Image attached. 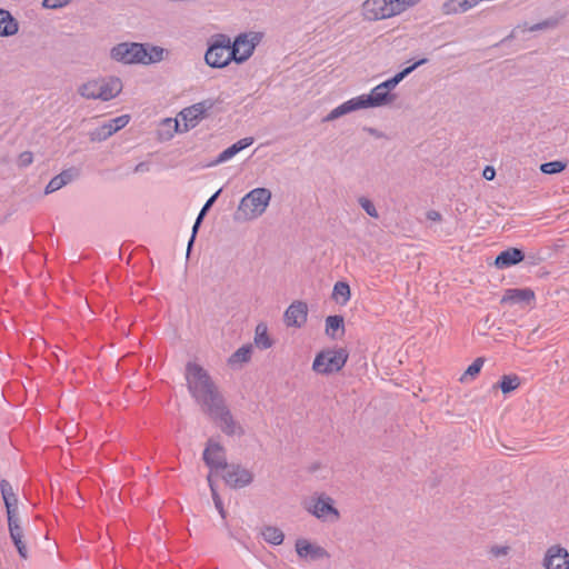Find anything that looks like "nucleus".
I'll list each match as a JSON object with an SVG mask.
<instances>
[{
	"mask_svg": "<svg viewBox=\"0 0 569 569\" xmlns=\"http://www.w3.org/2000/svg\"><path fill=\"white\" fill-rule=\"evenodd\" d=\"M186 370L188 389L203 411L223 399L208 372L200 365L189 362Z\"/></svg>",
	"mask_w": 569,
	"mask_h": 569,
	"instance_id": "nucleus-1",
	"label": "nucleus"
},
{
	"mask_svg": "<svg viewBox=\"0 0 569 569\" xmlns=\"http://www.w3.org/2000/svg\"><path fill=\"white\" fill-rule=\"evenodd\" d=\"M271 191L267 188H254L241 200L234 213L236 221H249L262 216L271 200Z\"/></svg>",
	"mask_w": 569,
	"mask_h": 569,
	"instance_id": "nucleus-2",
	"label": "nucleus"
},
{
	"mask_svg": "<svg viewBox=\"0 0 569 569\" xmlns=\"http://www.w3.org/2000/svg\"><path fill=\"white\" fill-rule=\"evenodd\" d=\"M231 38L226 33H214L207 41L204 62L210 68L222 69L234 62Z\"/></svg>",
	"mask_w": 569,
	"mask_h": 569,
	"instance_id": "nucleus-3",
	"label": "nucleus"
},
{
	"mask_svg": "<svg viewBox=\"0 0 569 569\" xmlns=\"http://www.w3.org/2000/svg\"><path fill=\"white\" fill-rule=\"evenodd\" d=\"M122 91V82L117 77L90 80L78 88V93L86 99L109 101Z\"/></svg>",
	"mask_w": 569,
	"mask_h": 569,
	"instance_id": "nucleus-4",
	"label": "nucleus"
},
{
	"mask_svg": "<svg viewBox=\"0 0 569 569\" xmlns=\"http://www.w3.org/2000/svg\"><path fill=\"white\" fill-rule=\"evenodd\" d=\"M210 419L220 428V430L227 436H242L244 429L241 425L234 420L231 411L227 407L224 399L208 407L206 411Z\"/></svg>",
	"mask_w": 569,
	"mask_h": 569,
	"instance_id": "nucleus-5",
	"label": "nucleus"
},
{
	"mask_svg": "<svg viewBox=\"0 0 569 569\" xmlns=\"http://www.w3.org/2000/svg\"><path fill=\"white\" fill-rule=\"evenodd\" d=\"M348 360V352L343 348L320 351L312 363L317 373L331 375L340 371Z\"/></svg>",
	"mask_w": 569,
	"mask_h": 569,
	"instance_id": "nucleus-6",
	"label": "nucleus"
},
{
	"mask_svg": "<svg viewBox=\"0 0 569 569\" xmlns=\"http://www.w3.org/2000/svg\"><path fill=\"white\" fill-rule=\"evenodd\" d=\"M262 40L261 32H243L239 33L232 44V54H236L234 62L241 64L246 62L254 52L256 47Z\"/></svg>",
	"mask_w": 569,
	"mask_h": 569,
	"instance_id": "nucleus-7",
	"label": "nucleus"
},
{
	"mask_svg": "<svg viewBox=\"0 0 569 569\" xmlns=\"http://www.w3.org/2000/svg\"><path fill=\"white\" fill-rule=\"evenodd\" d=\"M110 57L112 60L124 64H142L146 57V46L139 42H121L110 50Z\"/></svg>",
	"mask_w": 569,
	"mask_h": 569,
	"instance_id": "nucleus-8",
	"label": "nucleus"
},
{
	"mask_svg": "<svg viewBox=\"0 0 569 569\" xmlns=\"http://www.w3.org/2000/svg\"><path fill=\"white\" fill-rule=\"evenodd\" d=\"M303 507L309 513L322 521L328 520L329 517H332V520H338L340 517L338 509L333 507L332 498L323 493L317 498H311L303 503Z\"/></svg>",
	"mask_w": 569,
	"mask_h": 569,
	"instance_id": "nucleus-9",
	"label": "nucleus"
},
{
	"mask_svg": "<svg viewBox=\"0 0 569 569\" xmlns=\"http://www.w3.org/2000/svg\"><path fill=\"white\" fill-rule=\"evenodd\" d=\"M202 459L211 471H217L220 469L224 470L229 466L227 462L224 448L212 439L208 440L203 450Z\"/></svg>",
	"mask_w": 569,
	"mask_h": 569,
	"instance_id": "nucleus-10",
	"label": "nucleus"
},
{
	"mask_svg": "<svg viewBox=\"0 0 569 569\" xmlns=\"http://www.w3.org/2000/svg\"><path fill=\"white\" fill-rule=\"evenodd\" d=\"M222 478L233 489L244 488L253 481V475L248 469L234 463L224 469Z\"/></svg>",
	"mask_w": 569,
	"mask_h": 569,
	"instance_id": "nucleus-11",
	"label": "nucleus"
},
{
	"mask_svg": "<svg viewBox=\"0 0 569 569\" xmlns=\"http://www.w3.org/2000/svg\"><path fill=\"white\" fill-rule=\"evenodd\" d=\"M546 569H569V551L560 545H553L546 551L543 558Z\"/></svg>",
	"mask_w": 569,
	"mask_h": 569,
	"instance_id": "nucleus-12",
	"label": "nucleus"
},
{
	"mask_svg": "<svg viewBox=\"0 0 569 569\" xmlns=\"http://www.w3.org/2000/svg\"><path fill=\"white\" fill-rule=\"evenodd\" d=\"M308 306L303 301H293L284 311V322L288 327L301 328L307 322Z\"/></svg>",
	"mask_w": 569,
	"mask_h": 569,
	"instance_id": "nucleus-13",
	"label": "nucleus"
},
{
	"mask_svg": "<svg viewBox=\"0 0 569 569\" xmlns=\"http://www.w3.org/2000/svg\"><path fill=\"white\" fill-rule=\"evenodd\" d=\"M8 531L10 539L18 551L19 557L23 560H27L29 558V550L26 541L23 540V528L20 525L19 518L8 521Z\"/></svg>",
	"mask_w": 569,
	"mask_h": 569,
	"instance_id": "nucleus-14",
	"label": "nucleus"
},
{
	"mask_svg": "<svg viewBox=\"0 0 569 569\" xmlns=\"http://www.w3.org/2000/svg\"><path fill=\"white\" fill-rule=\"evenodd\" d=\"M0 491L7 510V520L18 519V497L13 492L11 483L2 479L0 481Z\"/></svg>",
	"mask_w": 569,
	"mask_h": 569,
	"instance_id": "nucleus-15",
	"label": "nucleus"
},
{
	"mask_svg": "<svg viewBox=\"0 0 569 569\" xmlns=\"http://www.w3.org/2000/svg\"><path fill=\"white\" fill-rule=\"evenodd\" d=\"M386 0H366L362 4V14L369 21H377L389 18Z\"/></svg>",
	"mask_w": 569,
	"mask_h": 569,
	"instance_id": "nucleus-16",
	"label": "nucleus"
},
{
	"mask_svg": "<svg viewBox=\"0 0 569 569\" xmlns=\"http://www.w3.org/2000/svg\"><path fill=\"white\" fill-rule=\"evenodd\" d=\"M296 551L303 559L318 560L328 557L325 548L313 545L303 538L296 541Z\"/></svg>",
	"mask_w": 569,
	"mask_h": 569,
	"instance_id": "nucleus-17",
	"label": "nucleus"
},
{
	"mask_svg": "<svg viewBox=\"0 0 569 569\" xmlns=\"http://www.w3.org/2000/svg\"><path fill=\"white\" fill-rule=\"evenodd\" d=\"M536 299V295L530 288L507 289L500 300L501 305L530 303Z\"/></svg>",
	"mask_w": 569,
	"mask_h": 569,
	"instance_id": "nucleus-18",
	"label": "nucleus"
},
{
	"mask_svg": "<svg viewBox=\"0 0 569 569\" xmlns=\"http://www.w3.org/2000/svg\"><path fill=\"white\" fill-rule=\"evenodd\" d=\"M366 108H378L391 103L396 99V94L380 89L379 84L376 86L370 94H361Z\"/></svg>",
	"mask_w": 569,
	"mask_h": 569,
	"instance_id": "nucleus-19",
	"label": "nucleus"
},
{
	"mask_svg": "<svg viewBox=\"0 0 569 569\" xmlns=\"http://www.w3.org/2000/svg\"><path fill=\"white\" fill-rule=\"evenodd\" d=\"M253 143L252 137H246L240 140H238L236 143L228 147L226 150H223L219 156L212 160L208 167L218 166L220 163L227 162L230 159H232L237 153L242 151L243 149L250 147Z\"/></svg>",
	"mask_w": 569,
	"mask_h": 569,
	"instance_id": "nucleus-20",
	"label": "nucleus"
},
{
	"mask_svg": "<svg viewBox=\"0 0 569 569\" xmlns=\"http://www.w3.org/2000/svg\"><path fill=\"white\" fill-rule=\"evenodd\" d=\"M525 259V253L518 248H508L501 251L495 260V266L498 269H506L521 262Z\"/></svg>",
	"mask_w": 569,
	"mask_h": 569,
	"instance_id": "nucleus-21",
	"label": "nucleus"
},
{
	"mask_svg": "<svg viewBox=\"0 0 569 569\" xmlns=\"http://www.w3.org/2000/svg\"><path fill=\"white\" fill-rule=\"evenodd\" d=\"M206 111L207 108L204 106V102H199L192 104L191 107L184 108L180 112L181 118L186 121L184 130L194 128L198 124L199 120L203 118Z\"/></svg>",
	"mask_w": 569,
	"mask_h": 569,
	"instance_id": "nucleus-22",
	"label": "nucleus"
},
{
	"mask_svg": "<svg viewBox=\"0 0 569 569\" xmlns=\"http://www.w3.org/2000/svg\"><path fill=\"white\" fill-rule=\"evenodd\" d=\"M480 0H447L441 6V12L446 16H453L467 12L478 4Z\"/></svg>",
	"mask_w": 569,
	"mask_h": 569,
	"instance_id": "nucleus-23",
	"label": "nucleus"
},
{
	"mask_svg": "<svg viewBox=\"0 0 569 569\" xmlns=\"http://www.w3.org/2000/svg\"><path fill=\"white\" fill-rule=\"evenodd\" d=\"M428 62L427 58H422L416 61L413 64L405 68L400 72L396 73L393 77L387 79L386 81L379 83L380 89L387 90L390 92L393 88L398 86L408 74H410L415 69Z\"/></svg>",
	"mask_w": 569,
	"mask_h": 569,
	"instance_id": "nucleus-24",
	"label": "nucleus"
},
{
	"mask_svg": "<svg viewBox=\"0 0 569 569\" xmlns=\"http://www.w3.org/2000/svg\"><path fill=\"white\" fill-rule=\"evenodd\" d=\"M77 174L78 171L74 168L63 170L61 173L54 176L49 181L44 189V192L48 194L61 189L62 187L71 182L77 177Z\"/></svg>",
	"mask_w": 569,
	"mask_h": 569,
	"instance_id": "nucleus-25",
	"label": "nucleus"
},
{
	"mask_svg": "<svg viewBox=\"0 0 569 569\" xmlns=\"http://www.w3.org/2000/svg\"><path fill=\"white\" fill-rule=\"evenodd\" d=\"M19 23L10 11L0 8V37H11L18 33Z\"/></svg>",
	"mask_w": 569,
	"mask_h": 569,
	"instance_id": "nucleus-26",
	"label": "nucleus"
},
{
	"mask_svg": "<svg viewBox=\"0 0 569 569\" xmlns=\"http://www.w3.org/2000/svg\"><path fill=\"white\" fill-rule=\"evenodd\" d=\"M345 332V322L342 316H328L326 319V333L331 339H337Z\"/></svg>",
	"mask_w": 569,
	"mask_h": 569,
	"instance_id": "nucleus-27",
	"label": "nucleus"
},
{
	"mask_svg": "<svg viewBox=\"0 0 569 569\" xmlns=\"http://www.w3.org/2000/svg\"><path fill=\"white\" fill-rule=\"evenodd\" d=\"M146 46V57L143 59L142 64H152L158 63L164 60V56L168 54V51L159 46H153L150 43H144Z\"/></svg>",
	"mask_w": 569,
	"mask_h": 569,
	"instance_id": "nucleus-28",
	"label": "nucleus"
},
{
	"mask_svg": "<svg viewBox=\"0 0 569 569\" xmlns=\"http://www.w3.org/2000/svg\"><path fill=\"white\" fill-rule=\"evenodd\" d=\"M254 343L261 350H266L272 347V339L269 337L268 327L263 322L258 323L256 327Z\"/></svg>",
	"mask_w": 569,
	"mask_h": 569,
	"instance_id": "nucleus-29",
	"label": "nucleus"
},
{
	"mask_svg": "<svg viewBox=\"0 0 569 569\" xmlns=\"http://www.w3.org/2000/svg\"><path fill=\"white\" fill-rule=\"evenodd\" d=\"M261 535L266 542L273 545V546H279L284 540L283 531L280 528L274 527V526H266L262 529Z\"/></svg>",
	"mask_w": 569,
	"mask_h": 569,
	"instance_id": "nucleus-30",
	"label": "nucleus"
},
{
	"mask_svg": "<svg viewBox=\"0 0 569 569\" xmlns=\"http://www.w3.org/2000/svg\"><path fill=\"white\" fill-rule=\"evenodd\" d=\"M521 383L520 378L517 375H503L500 381L493 386V388H500L502 393L507 395L519 388Z\"/></svg>",
	"mask_w": 569,
	"mask_h": 569,
	"instance_id": "nucleus-31",
	"label": "nucleus"
},
{
	"mask_svg": "<svg viewBox=\"0 0 569 569\" xmlns=\"http://www.w3.org/2000/svg\"><path fill=\"white\" fill-rule=\"evenodd\" d=\"M332 298L337 303L345 306L350 299V287L347 282L338 281L333 286Z\"/></svg>",
	"mask_w": 569,
	"mask_h": 569,
	"instance_id": "nucleus-32",
	"label": "nucleus"
},
{
	"mask_svg": "<svg viewBox=\"0 0 569 569\" xmlns=\"http://www.w3.org/2000/svg\"><path fill=\"white\" fill-rule=\"evenodd\" d=\"M251 353H252V346L244 345L230 356L228 362L231 366L248 362L251 359Z\"/></svg>",
	"mask_w": 569,
	"mask_h": 569,
	"instance_id": "nucleus-33",
	"label": "nucleus"
},
{
	"mask_svg": "<svg viewBox=\"0 0 569 569\" xmlns=\"http://www.w3.org/2000/svg\"><path fill=\"white\" fill-rule=\"evenodd\" d=\"M485 363V358L479 357L473 360V362L467 368L465 373L461 376L460 381L461 382H468L469 380L475 379L477 375H479L482 366Z\"/></svg>",
	"mask_w": 569,
	"mask_h": 569,
	"instance_id": "nucleus-34",
	"label": "nucleus"
},
{
	"mask_svg": "<svg viewBox=\"0 0 569 569\" xmlns=\"http://www.w3.org/2000/svg\"><path fill=\"white\" fill-rule=\"evenodd\" d=\"M567 167V162L555 160L545 162L540 166V171L545 174H556L562 172Z\"/></svg>",
	"mask_w": 569,
	"mask_h": 569,
	"instance_id": "nucleus-35",
	"label": "nucleus"
},
{
	"mask_svg": "<svg viewBox=\"0 0 569 569\" xmlns=\"http://www.w3.org/2000/svg\"><path fill=\"white\" fill-rule=\"evenodd\" d=\"M341 104L343 106V109L346 110L347 113H350V112L359 110V109H367L365 106L362 96L352 98Z\"/></svg>",
	"mask_w": 569,
	"mask_h": 569,
	"instance_id": "nucleus-36",
	"label": "nucleus"
},
{
	"mask_svg": "<svg viewBox=\"0 0 569 569\" xmlns=\"http://www.w3.org/2000/svg\"><path fill=\"white\" fill-rule=\"evenodd\" d=\"M386 2L388 8L387 12L392 11L389 13V18L401 13L407 7L403 0H386Z\"/></svg>",
	"mask_w": 569,
	"mask_h": 569,
	"instance_id": "nucleus-37",
	"label": "nucleus"
},
{
	"mask_svg": "<svg viewBox=\"0 0 569 569\" xmlns=\"http://www.w3.org/2000/svg\"><path fill=\"white\" fill-rule=\"evenodd\" d=\"M130 120L128 114L116 117L107 122L109 129H113V133L124 128Z\"/></svg>",
	"mask_w": 569,
	"mask_h": 569,
	"instance_id": "nucleus-38",
	"label": "nucleus"
},
{
	"mask_svg": "<svg viewBox=\"0 0 569 569\" xmlns=\"http://www.w3.org/2000/svg\"><path fill=\"white\" fill-rule=\"evenodd\" d=\"M358 203L366 211V213L368 216H370L371 218H378L379 217L378 211H377L373 202L370 199H368L366 197H360L358 199Z\"/></svg>",
	"mask_w": 569,
	"mask_h": 569,
	"instance_id": "nucleus-39",
	"label": "nucleus"
},
{
	"mask_svg": "<svg viewBox=\"0 0 569 569\" xmlns=\"http://www.w3.org/2000/svg\"><path fill=\"white\" fill-rule=\"evenodd\" d=\"M112 134H113V129H109L108 124L103 123L101 127L96 129L94 132H92L91 139L102 141V140L108 139Z\"/></svg>",
	"mask_w": 569,
	"mask_h": 569,
	"instance_id": "nucleus-40",
	"label": "nucleus"
},
{
	"mask_svg": "<svg viewBox=\"0 0 569 569\" xmlns=\"http://www.w3.org/2000/svg\"><path fill=\"white\" fill-rule=\"evenodd\" d=\"M557 24H558L557 19H547V20H543L541 22L530 26L528 28V31L533 32V31L550 29V28H555Z\"/></svg>",
	"mask_w": 569,
	"mask_h": 569,
	"instance_id": "nucleus-41",
	"label": "nucleus"
},
{
	"mask_svg": "<svg viewBox=\"0 0 569 569\" xmlns=\"http://www.w3.org/2000/svg\"><path fill=\"white\" fill-rule=\"evenodd\" d=\"M203 218H201L200 216L197 217L194 223H193V227H192V233H191V237L188 241V248H187V254L189 256L190 251H191V248L193 246V242L196 240V236H197V232L199 230V227L202 222Z\"/></svg>",
	"mask_w": 569,
	"mask_h": 569,
	"instance_id": "nucleus-42",
	"label": "nucleus"
},
{
	"mask_svg": "<svg viewBox=\"0 0 569 569\" xmlns=\"http://www.w3.org/2000/svg\"><path fill=\"white\" fill-rule=\"evenodd\" d=\"M221 192V189H219L218 191H216L207 201L206 203L203 204V207L201 208L200 212L198 213V216H200L201 218H204V216L207 214L208 210L213 206V203L216 202V200L218 199L219 194Z\"/></svg>",
	"mask_w": 569,
	"mask_h": 569,
	"instance_id": "nucleus-43",
	"label": "nucleus"
},
{
	"mask_svg": "<svg viewBox=\"0 0 569 569\" xmlns=\"http://www.w3.org/2000/svg\"><path fill=\"white\" fill-rule=\"evenodd\" d=\"M72 0H43L42 7L47 9H59L69 4Z\"/></svg>",
	"mask_w": 569,
	"mask_h": 569,
	"instance_id": "nucleus-44",
	"label": "nucleus"
},
{
	"mask_svg": "<svg viewBox=\"0 0 569 569\" xmlns=\"http://www.w3.org/2000/svg\"><path fill=\"white\" fill-rule=\"evenodd\" d=\"M347 114L346 110L343 109V106L340 104L338 107H336L335 109H332L328 114L327 117L323 119L325 121H332V120H336L342 116Z\"/></svg>",
	"mask_w": 569,
	"mask_h": 569,
	"instance_id": "nucleus-45",
	"label": "nucleus"
},
{
	"mask_svg": "<svg viewBox=\"0 0 569 569\" xmlns=\"http://www.w3.org/2000/svg\"><path fill=\"white\" fill-rule=\"evenodd\" d=\"M32 161H33V156H32V152H30V151H24L19 156V164L21 167H28L29 164L32 163Z\"/></svg>",
	"mask_w": 569,
	"mask_h": 569,
	"instance_id": "nucleus-46",
	"label": "nucleus"
},
{
	"mask_svg": "<svg viewBox=\"0 0 569 569\" xmlns=\"http://www.w3.org/2000/svg\"><path fill=\"white\" fill-rule=\"evenodd\" d=\"M212 500H213L214 507L219 511L220 516L222 518H226V511H224V508H223V503H222V500H221V498H220L218 492H213Z\"/></svg>",
	"mask_w": 569,
	"mask_h": 569,
	"instance_id": "nucleus-47",
	"label": "nucleus"
},
{
	"mask_svg": "<svg viewBox=\"0 0 569 569\" xmlns=\"http://www.w3.org/2000/svg\"><path fill=\"white\" fill-rule=\"evenodd\" d=\"M509 551V547L507 546H493L491 547V550L490 552L496 556V557H499V556H506Z\"/></svg>",
	"mask_w": 569,
	"mask_h": 569,
	"instance_id": "nucleus-48",
	"label": "nucleus"
},
{
	"mask_svg": "<svg viewBox=\"0 0 569 569\" xmlns=\"http://www.w3.org/2000/svg\"><path fill=\"white\" fill-rule=\"evenodd\" d=\"M495 174H496V171H495L493 167L487 166L483 169L482 176L485 179L492 180L495 178Z\"/></svg>",
	"mask_w": 569,
	"mask_h": 569,
	"instance_id": "nucleus-49",
	"label": "nucleus"
},
{
	"mask_svg": "<svg viewBox=\"0 0 569 569\" xmlns=\"http://www.w3.org/2000/svg\"><path fill=\"white\" fill-rule=\"evenodd\" d=\"M427 218L429 220H432V221H440L441 220V214H440V212H438L436 210H429L427 212Z\"/></svg>",
	"mask_w": 569,
	"mask_h": 569,
	"instance_id": "nucleus-50",
	"label": "nucleus"
},
{
	"mask_svg": "<svg viewBox=\"0 0 569 569\" xmlns=\"http://www.w3.org/2000/svg\"><path fill=\"white\" fill-rule=\"evenodd\" d=\"M149 169V166L147 162H139L136 167H134V172H143V171H147Z\"/></svg>",
	"mask_w": 569,
	"mask_h": 569,
	"instance_id": "nucleus-51",
	"label": "nucleus"
},
{
	"mask_svg": "<svg viewBox=\"0 0 569 569\" xmlns=\"http://www.w3.org/2000/svg\"><path fill=\"white\" fill-rule=\"evenodd\" d=\"M368 132H369L370 134L375 136V137H378V138H379V137H381V133H380V132H378V130H376V129H373V128H369V129H368Z\"/></svg>",
	"mask_w": 569,
	"mask_h": 569,
	"instance_id": "nucleus-52",
	"label": "nucleus"
},
{
	"mask_svg": "<svg viewBox=\"0 0 569 569\" xmlns=\"http://www.w3.org/2000/svg\"><path fill=\"white\" fill-rule=\"evenodd\" d=\"M210 491H211V496L212 497H213V492H218L217 488H216V485H210Z\"/></svg>",
	"mask_w": 569,
	"mask_h": 569,
	"instance_id": "nucleus-53",
	"label": "nucleus"
},
{
	"mask_svg": "<svg viewBox=\"0 0 569 569\" xmlns=\"http://www.w3.org/2000/svg\"><path fill=\"white\" fill-rule=\"evenodd\" d=\"M207 480H208L209 486H210V485H214V483H213V481H212V476H211V473H209V475H208Z\"/></svg>",
	"mask_w": 569,
	"mask_h": 569,
	"instance_id": "nucleus-54",
	"label": "nucleus"
}]
</instances>
